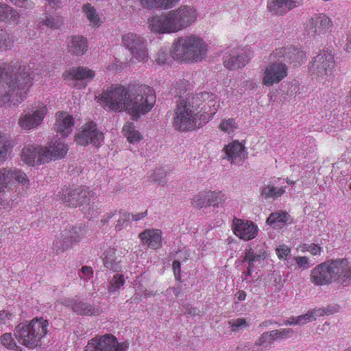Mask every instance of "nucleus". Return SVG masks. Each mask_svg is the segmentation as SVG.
Wrapping results in <instances>:
<instances>
[{"label": "nucleus", "instance_id": "1", "mask_svg": "<svg viewBox=\"0 0 351 351\" xmlns=\"http://www.w3.org/2000/svg\"><path fill=\"white\" fill-rule=\"evenodd\" d=\"M99 100L114 112H125L134 119L146 114L156 103L154 90L146 85L131 89L123 86H112L105 90Z\"/></svg>", "mask_w": 351, "mask_h": 351}, {"label": "nucleus", "instance_id": "2", "mask_svg": "<svg viewBox=\"0 0 351 351\" xmlns=\"http://www.w3.org/2000/svg\"><path fill=\"white\" fill-rule=\"evenodd\" d=\"M199 14L192 5L179 7L150 16L147 20L148 29L156 34H173L184 30L195 24Z\"/></svg>", "mask_w": 351, "mask_h": 351}, {"label": "nucleus", "instance_id": "3", "mask_svg": "<svg viewBox=\"0 0 351 351\" xmlns=\"http://www.w3.org/2000/svg\"><path fill=\"white\" fill-rule=\"evenodd\" d=\"M309 279L315 286L328 285L332 282L348 286L351 283V261L343 258L320 263L311 271Z\"/></svg>", "mask_w": 351, "mask_h": 351}, {"label": "nucleus", "instance_id": "4", "mask_svg": "<svg viewBox=\"0 0 351 351\" xmlns=\"http://www.w3.org/2000/svg\"><path fill=\"white\" fill-rule=\"evenodd\" d=\"M208 45L200 36L191 34L179 37L173 43L172 56L175 60L197 62L207 54Z\"/></svg>", "mask_w": 351, "mask_h": 351}, {"label": "nucleus", "instance_id": "5", "mask_svg": "<svg viewBox=\"0 0 351 351\" xmlns=\"http://www.w3.org/2000/svg\"><path fill=\"white\" fill-rule=\"evenodd\" d=\"M14 182L23 186H28L29 180L25 172L16 168L0 169V208L12 207L18 197Z\"/></svg>", "mask_w": 351, "mask_h": 351}, {"label": "nucleus", "instance_id": "6", "mask_svg": "<svg viewBox=\"0 0 351 351\" xmlns=\"http://www.w3.org/2000/svg\"><path fill=\"white\" fill-rule=\"evenodd\" d=\"M49 322L43 317H36L28 323L19 324L14 335L19 342L28 348L39 345L48 332Z\"/></svg>", "mask_w": 351, "mask_h": 351}, {"label": "nucleus", "instance_id": "7", "mask_svg": "<svg viewBox=\"0 0 351 351\" xmlns=\"http://www.w3.org/2000/svg\"><path fill=\"white\" fill-rule=\"evenodd\" d=\"M189 96L181 99L174 111L173 126L180 132L195 130L201 120L200 110H197Z\"/></svg>", "mask_w": 351, "mask_h": 351}, {"label": "nucleus", "instance_id": "8", "mask_svg": "<svg viewBox=\"0 0 351 351\" xmlns=\"http://www.w3.org/2000/svg\"><path fill=\"white\" fill-rule=\"evenodd\" d=\"M48 113V107L43 102L35 103L32 107L22 112L18 119L19 128L24 131H32L43 122Z\"/></svg>", "mask_w": 351, "mask_h": 351}, {"label": "nucleus", "instance_id": "9", "mask_svg": "<svg viewBox=\"0 0 351 351\" xmlns=\"http://www.w3.org/2000/svg\"><path fill=\"white\" fill-rule=\"evenodd\" d=\"M59 198L66 206L90 205L94 200V193L86 187L64 188L59 192Z\"/></svg>", "mask_w": 351, "mask_h": 351}, {"label": "nucleus", "instance_id": "10", "mask_svg": "<svg viewBox=\"0 0 351 351\" xmlns=\"http://www.w3.org/2000/svg\"><path fill=\"white\" fill-rule=\"evenodd\" d=\"M86 230L81 227L69 226L58 234L53 242L52 248L57 253L62 252L77 243L85 236Z\"/></svg>", "mask_w": 351, "mask_h": 351}, {"label": "nucleus", "instance_id": "11", "mask_svg": "<svg viewBox=\"0 0 351 351\" xmlns=\"http://www.w3.org/2000/svg\"><path fill=\"white\" fill-rule=\"evenodd\" d=\"M123 45L130 51L132 58L139 62L147 61L148 49L146 40L134 33H128L123 36Z\"/></svg>", "mask_w": 351, "mask_h": 351}, {"label": "nucleus", "instance_id": "12", "mask_svg": "<svg viewBox=\"0 0 351 351\" xmlns=\"http://www.w3.org/2000/svg\"><path fill=\"white\" fill-rule=\"evenodd\" d=\"M123 45L130 51L132 58L139 62L147 61L148 49L146 40L134 33H128L123 36Z\"/></svg>", "mask_w": 351, "mask_h": 351}, {"label": "nucleus", "instance_id": "13", "mask_svg": "<svg viewBox=\"0 0 351 351\" xmlns=\"http://www.w3.org/2000/svg\"><path fill=\"white\" fill-rule=\"evenodd\" d=\"M123 45L130 51L132 58L139 62L147 61L148 49L146 40L134 33H128L123 36Z\"/></svg>", "mask_w": 351, "mask_h": 351}, {"label": "nucleus", "instance_id": "14", "mask_svg": "<svg viewBox=\"0 0 351 351\" xmlns=\"http://www.w3.org/2000/svg\"><path fill=\"white\" fill-rule=\"evenodd\" d=\"M128 348L126 341L119 342L112 335H105L88 341L84 351H125Z\"/></svg>", "mask_w": 351, "mask_h": 351}, {"label": "nucleus", "instance_id": "15", "mask_svg": "<svg viewBox=\"0 0 351 351\" xmlns=\"http://www.w3.org/2000/svg\"><path fill=\"white\" fill-rule=\"evenodd\" d=\"M189 97L196 106V108L200 110L201 117L205 116V118L210 119L217 113L219 104L215 94L203 92L195 95H189Z\"/></svg>", "mask_w": 351, "mask_h": 351}, {"label": "nucleus", "instance_id": "16", "mask_svg": "<svg viewBox=\"0 0 351 351\" xmlns=\"http://www.w3.org/2000/svg\"><path fill=\"white\" fill-rule=\"evenodd\" d=\"M335 66L334 55L328 51H324L314 58L309 64V69L317 77L324 78L332 75Z\"/></svg>", "mask_w": 351, "mask_h": 351}, {"label": "nucleus", "instance_id": "17", "mask_svg": "<svg viewBox=\"0 0 351 351\" xmlns=\"http://www.w3.org/2000/svg\"><path fill=\"white\" fill-rule=\"evenodd\" d=\"M104 134L97 130V125L93 122H88L83 125L75 135V142L81 146H86L92 144L95 147H99L104 142Z\"/></svg>", "mask_w": 351, "mask_h": 351}, {"label": "nucleus", "instance_id": "18", "mask_svg": "<svg viewBox=\"0 0 351 351\" xmlns=\"http://www.w3.org/2000/svg\"><path fill=\"white\" fill-rule=\"evenodd\" d=\"M263 71L262 84L268 87L278 84L288 75L287 64L278 61L269 63Z\"/></svg>", "mask_w": 351, "mask_h": 351}, {"label": "nucleus", "instance_id": "19", "mask_svg": "<svg viewBox=\"0 0 351 351\" xmlns=\"http://www.w3.org/2000/svg\"><path fill=\"white\" fill-rule=\"evenodd\" d=\"M253 56L248 48L237 47L226 53L223 56V65L229 70L243 67Z\"/></svg>", "mask_w": 351, "mask_h": 351}, {"label": "nucleus", "instance_id": "20", "mask_svg": "<svg viewBox=\"0 0 351 351\" xmlns=\"http://www.w3.org/2000/svg\"><path fill=\"white\" fill-rule=\"evenodd\" d=\"M43 146L26 144L21 152V160L29 167L39 166L46 163Z\"/></svg>", "mask_w": 351, "mask_h": 351}, {"label": "nucleus", "instance_id": "21", "mask_svg": "<svg viewBox=\"0 0 351 351\" xmlns=\"http://www.w3.org/2000/svg\"><path fill=\"white\" fill-rule=\"evenodd\" d=\"M232 231L241 239L250 241L254 239L258 232V228L252 221L241 219L233 220Z\"/></svg>", "mask_w": 351, "mask_h": 351}, {"label": "nucleus", "instance_id": "22", "mask_svg": "<svg viewBox=\"0 0 351 351\" xmlns=\"http://www.w3.org/2000/svg\"><path fill=\"white\" fill-rule=\"evenodd\" d=\"M332 19L325 14L314 16L306 24V29L308 33L317 35L325 34L332 29Z\"/></svg>", "mask_w": 351, "mask_h": 351}, {"label": "nucleus", "instance_id": "23", "mask_svg": "<svg viewBox=\"0 0 351 351\" xmlns=\"http://www.w3.org/2000/svg\"><path fill=\"white\" fill-rule=\"evenodd\" d=\"M271 56L290 64H293L294 66L303 62L305 58L304 51L291 45L276 49Z\"/></svg>", "mask_w": 351, "mask_h": 351}, {"label": "nucleus", "instance_id": "24", "mask_svg": "<svg viewBox=\"0 0 351 351\" xmlns=\"http://www.w3.org/2000/svg\"><path fill=\"white\" fill-rule=\"evenodd\" d=\"M66 75L68 77L75 82V86L77 88H84L88 83L93 80L95 72L86 66H75L69 69Z\"/></svg>", "mask_w": 351, "mask_h": 351}, {"label": "nucleus", "instance_id": "25", "mask_svg": "<svg viewBox=\"0 0 351 351\" xmlns=\"http://www.w3.org/2000/svg\"><path fill=\"white\" fill-rule=\"evenodd\" d=\"M46 163L51 160H60L66 155L69 147L60 138L51 140L46 146H43Z\"/></svg>", "mask_w": 351, "mask_h": 351}, {"label": "nucleus", "instance_id": "26", "mask_svg": "<svg viewBox=\"0 0 351 351\" xmlns=\"http://www.w3.org/2000/svg\"><path fill=\"white\" fill-rule=\"evenodd\" d=\"M74 125L75 119L69 112L60 111L56 114L54 128L62 138H66L72 133Z\"/></svg>", "mask_w": 351, "mask_h": 351}, {"label": "nucleus", "instance_id": "27", "mask_svg": "<svg viewBox=\"0 0 351 351\" xmlns=\"http://www.w3.org/2000/svg\"><path fill=\"white\" fill-rule=\"evenodd\" d=\"M224 159L231 163L240 164L247 158V153L245 146L238 141H234L223 148Z\"/></svg>", "mask_w": 351, "mask_h": 351}, {"label": "nucleus", "instance_id": "28", "mask_svg": "<svg viewBox=\"0 0 351 351\" xmlns=\"http://www.w3.org/2000/svg\"><path fill=\"white\" fill-rule=\"evenodd\" d=\"M138 237L143 245L151 249L157 250L162 246V232L159 229H147Z\"/></svg>", "mask_w": 351, "mask_h": 351}, {"label": "nucleus", "instance_id": "29", "mask_svg": "<svg viewBox=\"0 0 351 351\" xmlns=\"http://www.w3.org/2000/svg\"><path fill=\"white\" fill-rule=\"evenodd\" d=\"M21 18L19 11L0 1V22L8 25H18L21 23Z\"/></svg>", "mask_w": 351, "mask_h": 351}, {"label": "nucleus", "instance_id": "30", "mask_svg": "<svg viewBox=\"0 0 351 351\" xmlns=\"http://www.w3.org/2000/svg\"><path fill=\"white\" fill-rule=\"evenodd\" d=\"M66 305L79 315L96 316L101 313L99 308L82 301L69 300L66 302Z\"/></svg>", "mask_w": 351, "mask_h": 351}, {"label": "nucleus", "instance_id": "31", "mask_svg": "<svg viewBox=\"0 0 351 351\" xmlns=\"http://www.w3.org/2000/svg\"><path fill=\"white\" fill-rule=\"evenodd\" d=\"M87 40L81 36H72L68 42L69 52L75 56H82L87 51Z\"/></svg>", "mask_w": 351, "mask_h": 351}, {"label": "nucleus", "instance_id": "32", "mask_svg": "<svg viewBox=\"0 0 351 351\" xmlns=\"http://www.w3.org/2000/svg\"><path fill=\"white\" fill-rule=\"evenodd\" d=\"M267 252L262 249L258 252H254L252 249L246 250L244 260L248 262V274L256 265H262L265 260L267 258Z\"/></svg>", "mask_w": 351, "mask_h": 351}, {"label": "nucleus", "instance_id": "33", "mask_svg": "<svg viewBox=\"0 0 351 351\" xmlns=\"http://www.w3.org/2000/svg\"><path fill=\"white\" fill-rule=\"evenodd\" d=\"M103 263L104 266L113 271H121V265L116 257V250L114 248H108L103 254Z\"/></svg>", "mask_w": 351, "mask_h": 351}, {"label": "nucleus", "instance_id": "34", "mask_svg": "<svg viewBox=\"0 0 351 351\" xmlns=\"http://www.w3.org/2000/svg\"><path fill=\"white\" fill-rule=\"evenodd\" d=\"M146 9H169L177 5L181 0H136Z\"/></svg>", "mask_w": 351, "mask_h": 351}, {"label": "nucleus", "instance_id": "35", "mask_svg": "<svg viewBox=\"0 0 351 351\" xmlns=\"http://www.w3.org/2000/svg\"><path fill=\"white\" fill-rule=\"evenodd\" d=\"M14 143L10 136L0 132V163L6 160L10 154Z\"/></svg>", "mask_w": 351, "mask_h": 351}, {"label": "nucleus", "instance_id": "36", "mask_svg": "<svg viewBox=\"0 0 351 351\" xmlns=\"http://www.w3.org/2000/svg\"><path fill=\"white\" fill-rule=\"evenodd\" d=\"M123 135L130 143H137L143 139V135L131 122H126L122 128Z\"/></svg>", "mask_w": 351, "mask_h": 351}, {"label": "nucleus", "instance_id": "37", "mask_svg": "<svg viewBox=\"0 0 351 351\" xmlns=\"http://www.w3.org/2000/svg\"><path fill=\"white\" fill-rule=\"evenodd\" d=\"M289 217V215L287 212H275L270 214L267 223L274 228H280L287 223Z\"/></svg>", "mask_w": 351, "mask_h": 351}, {"label": "nucleus", "instance_id": "38", "mask_svg": "<svg viewBox=\"0 0 351 351\" xmlns=\"http://www.w3.org/2000/svg\"><path fill=\"white\" fill-rule=\"evenodd\" d=\"M83 12L89 21L90 25L97 27L101 25L102 21L96 9L90 4L87 3L83 6Z\"/></svg>", "mask_w": 351, "mask_h": 351}, {"label": "nucleus", "instance_id": "39", "mask_svg": "<svg viewBox=\"0 0 351 351\" xmlns=\"http://www.w3.org/2000/svg\"><path fill=\"white\" fill-rule=\"evenodd\" d=\"M219 130L228 135H233L236 130L239 129V125L233 118L223 119L219 124Z\"/></svg>", "mask_w": 351, "mask_h": 351}, {"label": "nucleus", "instance_id": "40", "mask_svg": "<svg viewBox=\"0 0 351 351\" xmlns=\"http://www.w3.org/2000/svg\"><path fill=\"white\" fill-rule=\"evenodd\" d=\"M226 195L222 191H208V206L219 208L227 200Z\"/></svg>", "mask_w": 351, "mask_h": 351}, {"label": "nucleus", "instance_id": "41", "mask_svg": "<svg viewBox=\"0 0 351 351\" xmlns=\"http://www.w3.org/2000/svg\"><path fill=\"white\" fill-rule=\"evenodd\" d=\"M324 314V309H313L308 311L306 313L297 316L298 325H304L315 321L317 317Z\"/></svg>", "mask_w": 351, "mask_h": 351}, {"label": "nucleus", "instance_id": "42", "mask_svg": "<svg viewBox=\"0 0 351 351\" xmlns=\"http://www.w3.org/2000/svg\"><path fill=\"white\" fill-rule=\"evenodd\" d=\"M208 191L198 193L191 200V205L197 208L208 207Z\"/></svg>", "mask_w": 351, "mask_h": 351}, {"label": "nucleus", "instance_id": "43", "mask_svg": "<svg viewBox=\"0 0 351 351\" xmlns=\"http://www.w3.org/2000/svg\"><path fill=\"white\" fill-rule=\"evenodd\" d=\"M285 191L284 187H276L274 184H269L262 189V195L266 197L278 198Z\"/></svg>", "mask_w": 351, "mask_h": 351}, {"label": "nucleus", "instance_id": "44", "mask_svg": "<svg viewBox=\"0 0 351 351\" xmlns=\"http://www.w3.org/2000/svg\"><path fill=\"white\" fill-rule=\"evenodd\" d=\"M125 278L122 274H115L112 279L109 280L108 290L111 293L118 292L119 290L124 285Z\"/></svg>", "mask_w": 351, "mask_h": 351}, {"label": "nucleus", "instance_id": "45", "mask_svg": "<svg viewBox=\"0 0 351 351\" xmlns=\"http://www.w3.org/2000/svg\"><path fill=\"white\" fill-rule=\"evenodd\" d=\"M269 12L275 14L282 15L286 13L285 0H269L267 3Z\"/></svg>", "mask_w": 351, "mask_h": 351}, {"label": "nucleus", "instance_id": "46", "mask_svg": "<svg viewBox=\"0 0 351 351\" xmlns=\"http://www.w3.org/2000/svg\"><path fill=\"white\" fill-rule=\"evenodd\" d=\"M1 343L8 349L16 350L18 346L15 343L10 333H5L1 337Z\"/></svg>", "mask_w": 351, "mask_h": 351}, {"label": "nucleus", "instance_id": "47", "mask_svg": "<svg viewBox=\"0 0 351 351\" xmlns=\"http://www.w3.org/2000/svg\"><path fill=\"white\" fill-rule=\"evenodd\" d=\"M302 252H308L313 256L319 255L322 251V247L317 244L311 243V244H304L300 246V250Z\"/></svg>", "mask_w": 351, "mask_h": 351}, {"label": "nucleus", "instance_id": "48", "mask_svg": "<svg viewBox=\"0 0 351 351\" xmlns=\"http://www.w3.org/2000/svg\"><path fill=\"white\" fill-rule=\"evenodd\" d=\"M13 39L6 33L2 32L0 41V50H7L13 46Z\"/></svg>", "mask_w": 351, "mask_h": 351}, {"label": "nucleus", "instance_id": "49", "mask_svg": "<svg viewBox=\"0 0 351 351\" xmlns=\"http://www.w3.org/2000/svg\"><path fill=\"white\" fill-rule=\"evenodd\" d=\"M228 324L232 331L239 330V329L247 326L246 320L244 318L232 319L228 322Z\"/></svg>", "mask_w": 351, "mask_h": 351}, {"label": "nucleus", "instance_id": "50", "mask_svg": "<svg viewBox=\"0 0 351 351\" xmlns=\"http://www.w3.org/2000/svg\"><path fill=\"white\" fill-rule=\"evenodd\" d=\"M274 335H273L272 330L269 332H264L259 337L258 343L261 346H267L271 343L272 341L275 340Z\"/></svg>", "mask_w": 351, "mask_h": 351}, {"label": "nucleus", "instance_id": "51", "mask_svg": "<svg viewBox=\"0 0 351 351\" xmlns=\"http://www.w3.org/2000/svg\"><path fill=\"white\" fill-rule=\"evenodd\" d=\"M165 177V172L162 169H155L150 175V179L152 181L158 184L163 183Z\"/></svg>", "mask_w": 351, "mask_h": 351}, {"label": "nucleus", "instance_id": "52", "mask_svg": "<svg viewBox=\"0 0 351 351\" xmlns=\"http://www.w3.org/2000/svg\"><path fill=\"white\" fill-rule=\"evenodd\" d=\"M278 257L281 260H285L290 254L291 249L286 245H280L276 249Z\"/></svg>", "mask_w": 351, "mask_h": 351}, {"label": "nucleus", "instance_id": "53", "mask_svg": "<svg viewBox=\"0 0 351 351\" xmlns=\"http://www.w3.org/2000/svg\"><path fill=\"white\" fill-rule=\"evenodd\" d=\"M130 220V214L127 213H123L121 214L120 218L117 221V224L116 226V229L117 230H121L124 227L127 226L128 221Z\"/></svg>", "mask_w": 351, "mask_h": 351}, {"label": "nucleus", "instance_id": "54", "mask_svg": "<svg viewBox=\"0 0 351 351\" xmlns=\"http://www.w3.org/2000/svg\"><path fill=\"white\" fill-rule=\"evenodd\" d=\"M272 332L274 335V338L278 339L287 337L290 334H292L293 331L291 328H282L280 330H272Z\"/></svg>", "mask_w": 351, "mask_h": 351}, {"label": "nucleus", "instance_id": "55", "mask_svg": "<svg viewBox=\"0 0 351 351\" xmlns=\"http://www.w3.org/2000/svg\"><path fill=\"white\" fill-rule=\"evenodd\" d=\"M294 259L299 268L307 269L311 267L309 259L306 256H296Z\"/></svg>", "mask_w": 351, "mask_h": 351}, {"label": "nucleus", "instance_id": "56", "mask_svg": "<svg viewBox=\"0 0 351 351\" xmlns=\"http://www.w3.org/2000/svg\"><path fill=\"white\" fill-rule=\"evenodd\" d=\"M169 58V56L167 50L166 49H160L157 54L156 61L159 64H163L167 62Z\"/></svg>", "mask_w": 351, "mask_h": 351}, {"label": "nucleus", "instance_id": "57", "mask_svg": "<svg viewBox=\"0 0 351 351\" xmlns=\"http://www.w3.org/2000/svg\"><path fill=\"white\" fill-rule=\"evenodd\" d=\"M93 274V269L88 266H83L80 269L79 276L81 278L84 280L90 279Z\"/></svg>", "mask_w": 351, "mask_h": 351}, {"label": "nucleus", "instance_id": "58", "mask_svg": "<svg viewBox=\"0 0 351 351\" xmlns=\"http://www.w3.org/2000/svg\"><path fill=\"white\" fill-rule=\"evenodd\" d=\"M302 0H285V12L292 10L299 6L302 3Z\"/></svg>", "mask_w": 351, "mask_h": 351}, {"label": "nucleus", "instance_id": "59", "mask_svg": "<svg viewBox=\"0 0 351 351\" xmlns=\"http://www.w3.org/2000/svg\"><path fill=\"white\" fill-rule=\"evenodd\" d=\"M12 314L5 311H0V325L7 324L12 318Z\"/></svg>", "mask_w": 351, "mask_h": 351}, {"label": "nucleus", "instance_id": "60", "mask_svg": "<svg viewBox=\"0 0 351 351\" xmlns=\"http://www.w3.org/2000/svg\"><path fill=\"white\" fill-rule=\"evenodd\" d=\"M173 270L176 280H180L181 267L179 260H176L173 262Z\"/></svg>", "mask_w": 351, "mask_h": 351}, {"label": "nucleus", "instance_id": "61", "mask_svg": "<svg viewBox=\"0 0 351 351\" xmlns=\"http://www.w3.org/2000/svg\"><path fill=\"white\" fill-rule=\"evenodd\" d=\"M38 25L39 27H43L44 25L47 27H53L55 26V23L53 19L51 16H46L45 19H43L42 21L38 22Z\"/></svg>", "mask_w": 351, "mask_h": 351}, {"label": "nucleus", "instance_id": "62", "mask_svg": "<svg viewBox=\"0 0 351 351\" xmlns=\"http://www.w3.org/2000/svg\"><path fill=\"white\" fill-rule=\"evenodd\" d=\"M177 256H178V258L179 261L180 260L185 261L189 258V257L190 256V254H189V252L186 250L180 251L178 252Z\"/></svg>", "mask_w": 351, "mask_h": 351}, {"label": "nucleus", "instance_id": "63", "mask_svg": "<svg viewBox=\"0 0 351 351\" xmlns=\"http://www.w3.org/2000/svg\"><path fill=\"white\" fill-rule=\"evenodd\" d=\"M147 215V211L143 213H139L134 215H130V219L134 221H138L144 218Z\"/></svg>", "mask_w": 351, "mask_h": 351}, {"label": "nucleus", "instance_id": "64", "mask_svg": "<svg viewBox=\"0 0 351 351\" xmlns=\"http://www.w3.org/2000/svg\"><path fill=\"white\" fill-rule=\"evenodd\" d=\"M116 214V211H111L107 214H106L103 219H101V222L105 224L110 219H112Z\"/></svg>", "mask_w": 351, "mask_h": 351}]
</instances>
